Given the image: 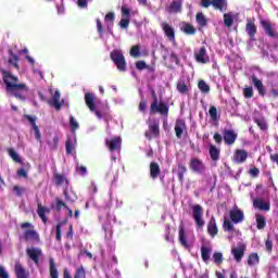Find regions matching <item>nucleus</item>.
I'll return each mask as SVG.
<instances>
[{"instance_id": "f257e3e1", "label": "nucleus", "mask_w": 278, "mask_h": 278, "mask_svg": "<svg viewBox=\"0 0 278 278\" xmlns=\"http://www.w3.org/2000/svg\"><path fill=\"white\" fill-rule=\"evenodd\" d=\"M2 74L8 94H12L15 99H20V101H25V94H27V91L29 90L27 85L18 83V78L10 72L2 71Z\"/></svg>"}, {"instance_id": "f03ea898", "label": "nucleus", "mask_w": 278, "mask_h": 278, "mask_svg": "<svg viewBox=\"0 0 278 278\" xmlns=\"http://www.w3.org/2000/svg\"><path fill=\"white\" fill-rule=\"evenodd\" d=\"M178 240L185 249H192L194 245V232L186 230L184 225L179 226Z\"/></svg>"}, {"instance_id": "7ed1b4c3", "label": "nucleus", "mask_w": 278, "mask_h": 278, "mask_svg": "<svg viewBox=\"0 0 278 278\" xmlns=\"http://www.w3.org/2000/svg\"><path fill=\"white\" fill-rule=\"evenodd\" d=\"M85 103L89 108L90 112H93L96 114L97 118H103L101 111H99V108H101V100H99V98H97L94 93H85Z\"/></svg>"}, {"instance_id": "20e7f679", "label": "nucleus", "mask_w": 278, "mask_h": 278, "mask_svg": "<svg viewBox=\"0 0 278 278\" xmlns=\"http://www.w3.org/2000/svg\"><path fill=\"white\" fill-rule=\"evenodd\" d=\"M111 60L115 64L116 68L119 70L122 73L127 71V62L125 61V55H123L122 50H113L111 52Z\"/></svg>"}, {"instance_id": "39448f33", "label": "nucleus", "mask_w": 278, "mask_h": 278, "mask_svg": "<svg viewBox=\"0 0 278 278\" xmlns=\"http://www.w3.org/2000/svg\"><path fill=\"white\" fill-rule=\"evenodd\" d=\"M192 218L195 223L197 229L205 227V219H203V206L195 204L192 206Z\"/></svg>"}, {"instance_id": "423d86ee", "label": "nucleus", "mask_w": 278, "mask_h": 278, "mask_svg": "<svg viewBox=\"0 0 278 278\" xmlns=\"http://www.w3.org/2000/svg\"><path fill=\"white\" fill-rule=\"evenodd\" d=\"M161 28L164 31L167 40H169L174 47H177V40L175 39V28H173V26H170V24L167 22H161Z\"/></svg>"}, {"instance_id": "0eeeda50", "label": "nucleus", "mask_w": 278, "mask_h": 278, "mask_svg": "<svg viewBox=\"0 0 278 278\" xmlns=\"http://www.w3.org/2000/svg\"><path fill=\"white\" fill-rule=\"evenodd\" d=\"M151 112L153 114L159 113L162 114V116H168V105L164 102H157V98H154L151 104Z\"/></svg>"}, {"instance_id": "6e6552de", "label": "nucleus", "mask_w": 278, "mask_h": 278, "mask_svg": "<svg viewBox=\"0 0 278 278\" xmlns=\"http://www.w3.org/2000/svg\"><path fill=\"white\" fill-rule=\"evenodd\" d=\"M194 58L198 64H208L210 55L207 54V49L201 47L194 50Z\"/></svg>"}, {"instance_id": "1a4fd4ad", "label": "nucleus", "mask_w": 278, "mask_h": 278, "mask_svg": "<svg viewBox=\"0 0 278 278\" xmlns=\"http://www.w3.org/2000/svg\"><path fill=\"white\" fill-rule=\"evenodd\" d=\"M26 255L38 266L40 264V257H42V250L40 248L30 247L26 249Z\"/></svg>"}, {"instance_id": "9d476101", "label": "nucleus", "mask_w": 278, "mask_h": 278, "mask_svg": "<svg viewBox=\"0 0 278 278\" xmlns=\"http://www.w3.org/2000/svg\"><path fill=\"white\" fill-rule=\"evenodd\" d=\"M121 144H123V139H121V137L106 139V147L112 153H114V151H117V153H121Z\"/></svg>"}, {"instance_id": "9b49d317", "label": "nucleus", "mask_w": 278, "mask_h": 278, "mask_svg": "<svg viewBox=\"0 0 278 278\" xmlns=\"http://www.w3.org/2000/svg\"><path fill=\"white\" fill-rule=\"evenodd\" d=\"M236 140H238V132H236V130L233 129L224 130L225 144H228V147H231V144L236 143Z\"/></svg>"}, {"instance_id": "f8f14e48", "label": "nucleus", "mask_w": 278, "mask_h": 278, "mask_svg": "<svg viewBox=\"0 0 278 278\" xmlns=\"http://www.w3.org/2000/svg\"><path fill=\"white\" fill-rule=\"evenodd\" d=\"M230 219L235 225H238L239 223H242L244 220V212H242L238 206H235L232 210H230Z\"/></svg>"}, {"instance_id": "ddd939ff", "label": "nucleus", "mask_w": 278, "mask_h": 278, "mask_svg": "<svg viewBox=\"0 0 278 278\" xmlns=\"http://www.w3.org/2000/svg\"><path fill=\"white\" fill-rule=\"evenodd\" d=\"M248 157H249V152H247V150L238 149L233 153L232 161L236 164H244Z\"/></svg>"}, {"instance_id": "4468645a", "label": "nucleus", "mask_w": 278, "mask_h": 278, "mask_svg": "<svg viewBox=\"0 0 278 278\" xmlns=\"http://www.w3.org/2000/svg\"><path fill=\"white\" fill-rule=\"evenodd\" d=\"M23 238L26 240V242H39L40 241V236L34 229L25 230L23 233Z\"/></svg>"}, {"instance_id": "2eb2a0df", "label": "nucleus", "mask_w": 278, "mask_h": 278, "mask_svg": "<svg viewBox=\"0 0 278 278\" xmlns=\"http://www.w3.org/2000/svg\"><path fill=\"white\" fill-rule=\"evenodd\" d=\"M165 12L168 14H177L178 12H181L180 0H173L169 4L166 5Z\"/></svg>"}, {"instance_id": "dca6fc26", "label": "nucleus", "mask_w": 278, "mask_h": 278, "mask_svg": "<svg viewBox=\"0 0 278 278\" xmlns=\"http://www.w3.org/2000/svg\"><path fill=\"white\" fill-rule=\"evenodd\" d=\"M190 168L193 173H203V170H205V164L199 159H191Z\"/></svg>"}, {"instance_id": "f3484780", "label": "nucleus", "mask_w": 278, "mask_h": 278, "mask_svg": "<svg viewBox=\"0 0 278 278\" xmlns=\"http://www.w3.org/2000/svg\"><path fill=\"white\" fill-rule=\"evenodd\" d=\"M61 93L59 90H55L54 94L52 96V99L48 101V103L50 105H52V108L56 109V110H61L62 105H64V101L60 102L61 99Z\"/></svg>"}, {"instance_id": "a211bd4d", "label": "nucleus", "mask_w": 278, "mask_h": 278, "mask_svg": "<svg viewBox=\"0 0 278 278\" xmlns=\"http://www.w3.org/2000/svg\"><path fill=\"white\" fill-rule=\"evenodd\" d=\"M75 147H77V136L73 135V137L67 138L65 143L66 153L68 155H73V151H75Z\"/></svg>"}, {"instance_id": "6ab92c4d", "label": "nucleus", "mask_w": 278, "mask_h": 278, "mask_svg": "<svg viewBox=\"0 0 278 278\" xmlns=\"http://www.w3.org/2000/svg\"><path fill=\"white\" fill-rule=\"evenodd\" d=\"M207 233L211 238H215L218 235V226H216V218L214 216L211 217L207 224Z\"/></svg>"}, {"instance_id": "aec40b11", "label": "nucleus", "mask_w": 278, "mask_h": 278, "mask_svg": "<svg viewBox=\"0 0 278 278\" xmlns=\"http://www.w3.org/2000/svg\"><path fill=\"white\" fill-rule=\"evenodd\" d=\"M16 278H29V270H27L21 263H16L14 267Z\"/></svg>"}, {"instance_id": "412c9836", "label": "nucleus", "mask_w": 278, "mask_h": 278, "mask_svg": "<svg viewBox=\"0 0 278 278\" xmlns=\"http://www.w3.org/2000/svg\"><path fill=\"white\" fill-rule=\"evenodd\" d=\"M244 251H247L244 245H239L231 249V254L233 255L236 262H242V257H244Z\"/></svg>"}, {"instance_id": "4be33fe9", "label": "nucleus", "mask_w": 278, "mask_h": 278, "mask_svg": "<svg viewBox=\"0 0 278 278\" xmlns=\"http://www.w3.org/2000/svg\"><path fill=\"white\" fill-rule=\"evenodd\" d=\"M253 205L254 207L261 210L262 212H268V210H270V204L262 199L254 200Z\"/></svg>"}, {"instance_id": "5701e85b", "label": "nucleus", "mask_w": 278, "mask_h": 278, "mask_svg": "<svg viewBox=\"0 0 278 278\" xmlns=\"http://www.w3.org/2000/svg\"><path fill=\"white\" fill-rule=\"evenodd\" d=\"M208 153L213 162H218L220 160V149L216 148L214 144L208 146Z\"/></svg>"}, {"instance_id": "b1692460", "label": "nucleus", "mask_w": 278, "mask_h": 278, "mask_svg": "<svg viewBox=\"0 0 278 278\" xmlns=\"http://www.w3.org/2000/svg\"><path fill=\"white\" fill-rule=\"evenodd\" d=\"M186 130V122L184 119H177L175 125L176 137L181 138Z\"/></svg>"}, {"instance_id": "393cba45", "label": "nucleus", "mask_w": 278, "mask_h": 278, "mask_svg": "<svg viewBox=\"0 0 278 278\" xmlns=\"http://www.w3.org/2000/svg\"><path fill=\"white\" fill-rule=\"evenodd\" d=\"M212 255V245H202L201 247V257L203 262H210V257Z\"/></svg>"}, {"instance_id": "a878e982", "label": "nucleus", "mask_w": 278, "mask_h": 278, "mask_svg": "<svg viewBox=\"0 0 278 278\" xmlns=\"http://www.w3.org/2000/svg\"><path fill=\"white\" fill-rule=\"evenodd\" d=\"M261 25L266 34V36H269L270 38H275L277 34H275V30L273 29V25L269 24V22L261 21Z\"/></svg>"}, {"instance_id": "bb28decb", "label": "nucleus", "mask_w": 278, "mask_h": 278, "mask_svg": "<svg viewBox=\"0 0 278 278\" xmlns=\"http://www.w3.org/2000/svg\"><path fill=\"white\" fill-rule=\"evenodd\" d=\"M211 3L213 5V8L215 10H219V12L227 11V0H212Z\"/></svg>"}, {"instance_id": "cd10ccee", "label": "nucleus", "mask_w": 278, "mask_h": 278, "mask_svg": "<svg viewBox=\"0 0 278 278\" xmlns=\"http://www.w3.org/2000/svg\"><path fill=\"white\" fill-rule=\"evenodd\" d=\"M252 83L256 90L258 91V94H261V97H264V94H266V90L264 89V84L262 83V80H260L255 76H252Z\"/></svg>"}, {"instance_id": "c85d7f7f", "label": "nucleus", "mask_w": 278, "mask_h": 278, "mask_svg": "<svg viewBox=\"0 0 278 278\" xmlns=\"http://www.w3.org/2000/svg\"><path fill=\"white\" fill-rule=\"evenodd\" d=\"M114 18H115V15L113 12L108 13L104 17V21L106 23V31H109V34H113L112 27H114Z\"/></svg>"}, {"instance_id": "c756f323", "label": "nucleus", "mask_w": 278, "mask_h": 278, "mask_svg": "<svg viewBox=\"0 0 278 278\" xmlns=\"http://www.w3.org/2000/svg\"><path fill=\"white\" fill-rule=\"evenodd\" d=\"M180 29L184 34H187V36H194L197 34V28L188 23H184Z\"/></svg>"}, {"instance_id": "7c9ffc66", "label": "nucleus", "mask_w": 278, "mask_h": 278, "mask_svg": "<svg viewBox=\"0 0 278 278\" xmlns=\"http://www.w3.org/2000/svg\"><path fill=\"white\" fill-rule=\"evenodd\" d=\"M247 33L250 35L251 41H255V34H257V27L252 22L247 24Z\"/></svg>"}, {"instance_id": "2f4dec72", "label": "nucleus", "mask_w": 278, "mask_h": 278, "mask_svg": "<svg viewBox=\"0 0 278 278\" xmlns=\"http://www.w3.org/2000/svg\"><path fill=\"white\" fill-rule=\"evenodd\" d=\"M150 177L152 179H157V177H160V165L157 163L150 164Z\"/></svg>"}, {"instance_id": "473e14b6", "label": "nucleus", "mask_w": 278, "mask_h": 278, "mask_svg": "<svg viewBox=\"0 0 278 278\" xmlns=\"http://www.w3.org/2000/svg\"><path fill=\"white\" fill-rule=\"evenodd\" d=\"M47 213H49V208L38 204L37 214L41 218L42 223H47Z\"/></svg>"}, {"instance_id": "72a5a7b5", "label": "nucleus", "mask_w": 278, "mask_h": 278, "mask_svg": "<svg viewBox=\"0 0 278 278\" xmlns=\"http://www.w3.org/2000/svg\"><path fill=\"white\" fill-rule=\"evenodd\" d=\"M177 90L178 92H180V94H187L190 88L188 87V85H186V80L180 79L177 83Z\"/></svg>"}, {"instance_id": "f704fd0d", "label": "nucleus", "mask_w": 278, "mask_h": 278, "mask_svg": "<svg viewBox=\"0 0 278 278\" xmlns=\"http://www.w3.org/2000/svg\"><path fill=\"white\" fill-rule=\"evenodd\" d=\"M10 53V58H9V64H11V66H13V68H16L18 71V55L12 53V50L9 51Z\"/></svg>"}, {"instance_id": "c9c22d12", "label": "nucleus", "mask_w": 278, "mask_h": 278, "mask_svg": "<svg viewBox=\"0 0 278 278\" xmlns=\"http://www.w3.org/2000/svg\"><path fill=\"white\" fill-rule=\"evenodd\" d=\"M149 131L153 136H160V124L157 122H150Z\"/></svg>"}, {"instance_id": "e433bc0d", "label": "nucleus", "mask_w": 278, "mask_h": 278, "mask_svg": "<svg viewBox=\"0 0 278 278\" xmlns=\"http://www.w3.org/2000/svg\"><path fill=\"white\" fill-rule=\"evenodd\" d=\"M257 264H260V255L257 253H251L248 257V265L257 266Z\"/></svg>"}, {"instance_id": "4c0bfd02", "label": "nucleus", "mask_w": 278, "mask_h": 278, "mask_svg": "<svg viewBox=\"0 0 278 278\" xmlns=\"http://www.w3.org/2000/svg\"><path fill=\"white\" fill-rule=\"evenodd\" d=\"M49 262H50V277L59 278L58 268L55 267V261L53 258H50Z\"/></svg>"}, {"instance_id": "58836bf2", "label": "nucleus", "mask_w": 278, "mask_h": 278, "mask_svg": "<svg viewBox=\"0 0 278 278\" xmlns=\"http://www.w3.org/2000/svg\"><path fill=\"white\" fill-rule=\"evenodd\" d=\"M106 278H121V270L115 269L113 275L110 274V267H103Z\"/></svg>"}, {"instance_id": "ea45409f", "label": "nucleus", "mask_w": 278, "mask_h": 278, "mask_svg": "<svg viewBox=\"0 0 278 278\" xmlns=\"http://www.w3.org/2000/svg\"><path fill=\"white\" fill-rule=\"evenodd\" d=\"M70 127L73 131V136H75L76 129H79V122H77L73 115L70 117Z\"/></svg>"}, {"instance_id": "a19ab883", "label": "nucleus", "mask_w": 278, "mask_h": 278, "mask_svg": "<svg viewBox=\"0 0 278 278\" xmlns=\"http://www.w3.org/2000/svg\"><path fill=\"white\" fill-rule=\"evenodd\" d=\"M198 88L200 91L203 92V94H207L210 92V85H207L205 80H200L198 84Z\"/></svg>"}, {"instance_id": "79ce46f5", "label": "nucleus", "mask_w": 278, "mask_h": 278, "mask_svg": "<svg viewBox=\"0 0 278 278\" xmlns=\"http://www.w3.org/2000/svg\"><path fill=\"white\" fill-rule=\"evenodd\" d=\"M257 229H264L266 227V218L263 215H256Z\"/></svg>"}, {"instance_id": "37998d69", "label": "nucleus", "mask_w": 278, "mask_h": 278, "mask_svg": "<svg viewBox=\"0 0 278 278\" xmlns=\"http://www.w3.org/2000/svg\"><path fill=\"white\" fill-rule=\"evenodd\" d=\"M224 25H226V27L233 25V15L231 13L224 14Z\"/></svg>"}, {"instance_id": "c03bdc74", "label": "nucleus", "mask_w": 278, "mask_h": 278, "mask_svg": "<svg viewBox=\"0 0 278 278\" xmlns=\"http://www.w3.org/2000/svg\"><path fill=\"white\" fill-rule=\"evenodd\" d=\"M195 21L200 25V27H205V25H207V20L205 18V15H203V13H198L195 16Z\"/></svg>"}, {"instance_id": "a18cd8bd", "label": "nucleus", "mask_w": 278, "mask_h": 278, "mask_svg": "<svg viewBox=\"0 0 278 278\" xmlns=\"http://www.w3.org/2000/svg\"><path fill=\"white\" fill-rule=\"evenodd\" d=\"M8 153L10 155L11 159H13V162H16L17 164H21V156L18 155V153H16V151H14V149H9Z\"/></svg>"}, {"instance_id": "49530a36", "label": "nucleus", "mask_w": 278, "mask_h": 278, "mask_svg": "<svg viewBox=\"0 0 278 278\" xmlns=\"http://www.w3.org/2000/svg\"><path fill=\"white\" fill-rule=\"evenodd\" d=\"M208 114L212 121H218V110L216 106H211L208 110Z\"/></svg>"}, {"instance_id": "de8ad7c7", "label": "nucleus", "mask_w": 278, "mask_h": 278, "mask_svg": "<svg viewBox=\"0 0 278 278\" xmlns=\"http://www.w3.org/2000/svg\"><path fill=\"white\" fill-rule=\"evenodd\" d=\"M255 123L260 127V129H262L263 131H266V129H268V125L266 124V119H264V118H256Z\"/></svg>"}, {"instance_id": "09e8293b", "label": "nucleus", "mask_w": 278, "mask_h": 278, "mask_svg": "<svg viewBox=\"0 0 278 278\" xmlns=\"http://www.w3.org/2000/svg\"><path fill=\"white\" fill-rule=\"evenodd\" d=\"M213 260H214V263L217 265V266H220L223 264V253L220 252H215L213 254Z\"/></svg>"}, {"instance_id": "8fccbe9b", "label": "nucleus", "mask_w": 278, "mask_h": 278, "mask_svg": "<svg viewBox=\"0 0 278 278\" xmlns=\"http://www.w3.org/2000/svg\"><path fill=\"white\" fill-rule=\"evenodd\" d=\"M223 227L225 231H235L233 223H231L229 219L224 220Z\"/></svg>"}, {"instance_id": "3c124183", "label": "nucleus", "mask_w": 278, "mask_h": 278, "mask_svg": "<svg viewBox=\"0 0 278 278\" xmlns=\"http://www.w3.org/2000/svg\"><path fill=\"white\" fill-rule=\"evenodd\" d=\"M186 166H184V165H178V173H177V175H178V179H179V181H184V175H186Z\"/></svg>"}, {"instance_id": "603ef678", "label": "nucleus", "mask_w": 278, "mask_h": 278, "mask_svg": "<svg viewBox=\"0 0 278 278\" xmlns=\"http://www.w3.org/2000/svg\"><path fill=\"white\" fill-rule=\"evenodd\" d=\"M130 55L131 58H140V46H134L130 49Z\"/></svg>"}, {"instance_id": "864d4df0", "label": "nucleus", "mask_w": 278, "mask_h": 278, "mask_svg": "<svg viewBox=\"0 0 278 278\" xmlns=\"http://www.w3.org/2000/svg\"><path fill=\"white\" fill-rule=\"evenodd\" d=\"M33 131L35 132V138L38 142H42V135L40 134V128L38 126L33 127Z\"/></svg>"}, {"instance_id": "5fc2aeb1", "label": "nucleus", "mask_w": 278, "mask_h": 278, "mask_svg": "<svg viewBox=\"0 0 278 278\" xmlns=\"http://www.w3.org/2000/svg\"><path fill=\"white\" fill-rule=\"evenodd\" d=\"M119 27H122V29H127L129 27V17H122Z\"/></svg>"}, {"instance_id": "6e6d98bb", "label": "nucleus", "mask_w": 278, "mask_h": 278, "mask_svg": "<svg viewBox=\"0 0 278 278\" xmlns=\"http://www.w3.org/2000/svg\"><path fill=\"white\" fill-rule=\"evenodd\" d=\"M96 23L100 38H103V24L101 23V20L97 18Z\"/></svg>"}, {"instance_id": "4d7b16f0", "label": "nucleus", "mask_w": 278, "mask_h": 278, "mask_svg": "<svg viewBox=\"0 0 278 278\" xmlns=\"http://www.w3.org/2000/svg\"><path fill=\"white\" fill-rule=\"evenodd\" d=\"M131 11L127 7H122V17L130 18Z\"/></svg>"}, {"instance_id": "13d9d810", "label": "nucleus", "mask_w": 278, "mask_h": 278, "mask_svg": "<svg viewBox=\"0 0 278 278\" xmlns=\"http://www.w3.org/2000/svg\"><path fill=\"white\" fill-rule=\"evenodd\" d=\"M243 94H244L245 99H251V97H253V87L244 88Z\"/></svg>"}, {"instance_id": "bf43d9fd", "label": "nucleus", "mask_w": 278, "mask_h": 278, "mask_svg": "<svg viewBox=\"0 0 278 278\" xmlns=\"http://www.w3.org/2000/svg\"><path fill=\"white\" fill-rule=\"evenodd\" d=\"M58 142H60V138L54 136L52 142H49L48 144L50 149H58Z\"/></svg>"}, {"instance_id": "052dcab7", "label": "nucleus", "mask_w": 278, "mask_h": 278, "mask_svg": "<svg viewBox=\"0 0 278 278\" xmlns=\"http://www.w3.org/2000/svg\"><path fill=\"white\" fill-rule=\"evenodd\" d=\"M55 181L58 186H62V184L66 181V178L63 175L56 174Z\"/></svg>"}, {"instance_id": "680f3d73", "label": "nucleus", "mask_w": 278, "mask_h": 278, "mask_svg": "<svg viewBox=\"0 0 278 278\" xmlns=\"http://www.w3.org/2000/svg\"><path fill=\"white\" fill-rule=\"evenodd\" d=\"M136 68L138 71H144V68H147V63L144 61H138L136 63Z\"/></svg>"}, {"instance_id": "e2e57ef3", "label": "nucleus", "mask_w": 278, "mask_h": 278, "mask_svg": "<svg viewBox=\"0 0 278 278\" xmlns=\"http://www.w3.org/2000/svg\"><path fill=\"white\" fill-rule=\"evenodd\" d=\"M76 170H77V173H79V175H86V173H88V169L86 168V166H84V165H77L76 166Z\"/></svg>"}, {"instance_id": "0e129e2a", "label": "nucleus", "mask_w": 278, "mask_h": 278, "mask_svg": "<svg viewBox=\"0 0 278 278\" xmlns=\"http://www.w3.org/2000/svg\"><path fill=\"white\" fill-rule=\"evenodd\" d=\"M0 278H10V274L5 270V267L0 265Z\"/></svg>"}, {"instance_id": "69168bd1", "label": "nucleus", "mask_w": 278, "mask_h": 278, "mask_svg": "<svg viewBox=\"0 0 278 278\" xmlns=\"http://www.w3.org/2000/svg\"><path fill=\"white\" fill-rule=\"evenodd\" d=\"M13 192H15L17 194V197H21L23 194V192H25V188L15 186V187H13Z\"/></svg>"}, {"instance_id": "338daca9", "label": "nucleus", "mask_w": 278, "mask_h": 278, "mask_svg": "<svg viewBox=\"0 0 278 278\" xmlns=\"http://www.w3.org/2000/svg\"><path fill=\"white\" fill-rule=\"evenodd\" d=\"M25 118L30 123L31 127L34 128L36 125V116L25 115Z\"/></svg>"}, {"instance_id": "774afa93", "label": "nucleus", "mask_w": 278, "mask_h": 278, "mask_svg": "<svg viewBox=\"0 0 278 278\" xmlns=\"http://www.w3.org/2000/svg\"><path fill=\"white\" fill-rule=\"evenodd\" d=\"M103 229L105 231V238H112V229L108 225H103Z\"/></svg>"}]
</instances>
